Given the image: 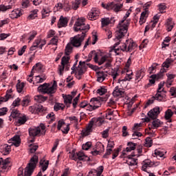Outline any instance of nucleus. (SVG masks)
Listing matches in <instances>:
<instances>
[{
  "label": "nucleus",
  "mask_w": 176,
  "mask_h": 176,
  "mask_svg": "<svg viewBox=\"0 0 176 176\" xmlns=\"http://www.w3.org/2000/svg\"><path fill=\"white\" fill-rule=\"evenodd\" d=\"M21 101V99H20V98H17L16 100H14V102H12V106L14 107H19L20 105V102Z\"/></svg>",
  "instance_id": "4d7b16f0"
},
{
  "label": "nucleus",
  "mask_w": 176,
  "mask_h": 176,
  "mask_svg": "<svg viewBox=\"0 0 176 176\" xmlns=\"http://www.w3.org/2000/svg\"><path fill=\"white\" fill-rule=\"evenodd\" d=\"M69 159H72V160H74L75 162H77V163H79V162H92L93 161V157L91 156H87L86 155H70Z\"/></svg>",
  "instance_id": "1a4fd4ad"
},
{
  "label": "nucleus",
  "mask_w": 176,
  "mask_h": 176,
  "mask_svg": "<svg viewBox=\"0 0 176 176\" xmlns=\"http://www.w3.org/2000/svg\"><path fill=\"white\" fill-rule=\"evenodd\" d=\"M129 27H130V20H124L123 18V19L121 20L118 25V28H119V30L116 32V39L120 41L122 38H124V36L129 31Z\"/></svg>",
  "instance_id": "f03ea898"
},
{
  "label": "nucleus",
  "mask_w": 176,
  "mask_h": 176,
  "mask_svg": "<svg viewBox=\"0 0 176 176\" xmlns=\"http://www.w3.org/2000/svg\"><path fill=\"white\" fill-rule=\"evenodd\" d=\"M25 122H27V117L23 116V117L20 116L16 119V124L21 126V124H25Z\"/></svg>",
  "instance_id": "cd10ccee"
},
{
  "label": "nucleus",
  "mask_w": 176,
  "mask_h": 176,
  "mask_svg": "<svg viewBox=\"0 0 176 176\" xmlns=\"http://www.w3.org/2000/svg\"><path fill=\"white\" fill-rule=\"evenodd\" d=\"M35 101H37V102H39V104L43 102V96L42 95H37L34 97Z\"/></svg>",
  "instance_id": "3c124183"
},
{
  "label": "nucleus",
  "mask_w": 176,
  "mask_h": 176,
  "mask_svg": "<svg viewBox=\"0 0 176 176\" xmlns=\"http://www.w3.org/2000/svg\"><path fill=\"white\" fill-rule=\"evenodd\" d=\"M144 75H145V74L144 73V71H142V69L138 71L136 73L135 80H138V79H142L144 78Z\"/></svg>",
  "instance_id": "58836bf2"
},
{
  "label": "nucleus",
  "mask_w": 176,
  "mask_h": 176,
  "mask_svg": "<svg viewBox=\"0 0 176 176\" xmlns=\"http://www.w3.org/2000/svg\"><path fill=\"white\" fill-rule=\"evenodd\" d=\"M12 139V143L11 145H14V146H20V144H21V139L20 138V135H15Z\"/></svg>",
  "instance_id": "4be33fe9"
},
{
  "label": "nucleus",
  "mask_w": 176,
  "mask_h": 176,
  "mask_svg": "<svg viewBox=\"0 0 176 176\" xmlns=\"http://www.w3.org/2000/svg\"><path fill=\"white\" fill-rule=\"evenodd\" d=\"M90 148H91V142H87L85 144H82V148L84 151H89V149H90Z\"/></svg>",
  "instance_id": "a18cd8bd"
},
{
  "label": "nucleus",
  "mask_w": 176,
  "mask_h": 176,
  "mask_svg": "<svg viewBox=\"0 0 176 176\" xmlns=\"http://www.w3.org/2000/svg\"><path fill=\"white\" fill-rule=\"evenodd\" d=\"M129 135V132H127V127L124 126L122 127V137H127Z\"/></svg>",
  "instance_id": "0e129e2a"
},
{
  "label": "nucleus",
  "mask_w": 176,
  "mask_h": 176,
  "mask_svg": "<svg viewBox=\"0 0 176 176\" xmlns=\"http://www.w3.org/2000/svg\"><path fill=\"white\" fill-rule=\"evenodd\" d=\"M35 109L36 112H43V111H45L42 104H38L37 107H35Z\"/></svg>",
  "instance_id": "338daca9"
},
{
  "label": "nucleus",
  "mask_w": 176,
  "mask_h": 176,
  "mask_svg": "<svg viewBox=\"0 0 176 176\" xmlns=\"http://www.w3.org/2000/svg\"><path fill=\"white\" fill-rule=\"evenodd\" d=\"M85 37L86 34H85V33H82V35L77 34L71 38L70 44H72L74 47H80V46H82V42L85 41Z\"/></svg>",
  "instance_id": "0eeeda50"
},
{
  "label": "nucleus",
  "mask_w": 176,
  "mask_h": 176,
  "mask_svg": "<svg viewBox=\"0 0 176 176\" xmlns=\"http://www.w3.org/2000/svg\"><path fill=\"white\" fill-rule=\"evenodd\" d=\"M63 100H64V103L65 104H72V98H74V97L72 96V95H66L64 96V94H63Z\"/></svg>",
  "instance_id": "393cba45"
},
{
  "label": "nucleus",
  "mask_w": 176,
  "mask_h": 176,
  "mask_svg": "<svg viewBox=\"0 0 176 176\" xmlns=\"http://www.w3.org/2000/svg\"><path fill=\"white\" fill-rule=\"evenodd\" d=\"M170 96H172L173 97H176V87H170Z\"/></svg>",
  "instance_id": "bf43d9fd"
},
{
  "label": "nucleus",
  "mask_w": 176,
  "mask_h": 176,
  "mask_svg": "<svg viewBox=\"0 0 176 176\" xmlns=\"http://www.w3.org/2000/svg\"><path fill=\"white\" fill-rule=\"evenodd\" d=\"M12 8H13V6L12 5H8V6H5L3 4L0 5L1 12H6V10H9V9H12Z\"/></svg>",
  "instance_id": "e433bc0d"
},
{
  "label": "nucleus",
  "mask_w": 176,
  "mask_h": 176,
  "mask_svg": "<svg viewBox=\"0 0 176 176\" xmlns=\"http://www.w3.org/2000/svg\"><path fill=\"white\" fill-rule=\"evenodd\" d=\"M115 18H102L101 23H102V27H107V25H109V24H112L115 23Z\"/></svg>",
  "instance_id": "a211bd4d"
},
{
  "label": "nucleus",
  "mask_w": 176,
  "mask_h": 176,
  "mask_svg": "<svg viewBox=\"0 0 176 176\" xmlns=\"http://www.w3.org/2000/svg\"><path fill=\"white\" fill-rule=\"evenodd\" d=\"M157 8L160 13H164V10H166L167 6H166V3H162L158 4Z\"/></svg>",
  "instance_id": "f704fd0d"
},
{
  "label": "nucleus",
  "mask_w": 176,
  "mask_h": 176,
  "mask_svg": "<svg viewBox=\"0 0 176 176\" xmlns=\"http://www.w3.org/2000/svg\"><path fill=\"white\" fill-rule=\"evenodd\" d=\"M97 82H100V83H102L108 74H105L104 72H97Z\"/></svg>",
  "instance_id": "6ab92c4d"
},
{
  "label": "nucleus",
  "mask_w": 176,
  "mask_h": 176,
  "mask_svg": "<svg viewBox=\"0 0 176 176\" xmlns=\"http://www.w3.org/2000/svg\"><path fill=\"white\" fill-rule=\"evenodd\" d=\"M90 30V25L85 23V19L81 18L76 20L74 26V30L75 32H81V35H86V32H87Z\"/></svg>",
  "instance_id": "7ed1b4c3"
},
{
  "label": "nucleus",
  "mask_w": 176,
  "mask_h": 176,
  "mask_svg": "<svg viewBox=\"0 0 176 176\" xmlns=\"http://www.w3.org/2000/svg\"><path fill=\"white\" fill-rule=\"evenodd\" d=\"M101 101H104V99L101 97L92 98L90 100L91 104H89L87 111H94L97 108L101 107Z\"/></svg>",
  "instance_id": "6e6552de"
},
{
  "label": "nucleus",
  "mask_w": 176,
  "mask_h": 176,
  "mask_svg": "<svg viewBox=\"0 0 176 176\" xmlns=\"http://www.w3.org/2000/svg\"><path fill=\"white\" fill-rule=\"evenodd\" d=\"M155 102V96H153L151 99H149L147 102L145 104L144 107V109H146L147 107H149V105H152Z\"/></svg>",
  "instance_id": "a19ab883"
},
{
  "label": "nucleus",
  "mask_w": 176,
  "mask_h": 176,
  "mask_svg": "<svg viewBox=\"0 0 176 176\" xmlns=\"http://www.w3.org/2000/svg\"><path fill=\"white\" fill-rule=\"evenodd\" d=\"M79 5H80V0H75V1L72 2V9L74 10H77L79 8Z\"/></svg>",
  "instance_id": "4c0bfd02"
},
{
  "label": "nucleus",
  "mask_w": 176,
  "mask_h": 176,
  "mask_svg": "<svg viewBox=\"0 0 176 176\" xmlns=\"http://www.w3.org/2000/svg\"><path fill=\"white\" fill-rule=\"evenodd\" d=\"M135 155H131L126 157V164L129 166H137V159L133 158Z\"/></svg>",
  "instance_id": "ddd939ff"
},
{
  "label": "nucleus",
  "mask_w": 176,
  "mask_h": 176,
  "mask_svg": "<svg viewBox=\"0 0 176 176\" xmlns=\"http://www.w3.org/2000/svg\"><path fill=\"white\" fill-rule=\"evenodd\" d=\"M127 146L125 150H123L122 155H126L124 152H131V151H135V146H137V144L133 143L132 142H129L127 143Z\"/></svg>",
  "instance_id": "dca6fc26"
},
{
  "label": "nucleus",
  "mask_w": 176,
  "mask_h": 176,
  "mask_svg": "<svg viewBox=\"0 0 176 176\" xmlns=\"http://www.w3.org/2000/svg\"><path fill=\"white\" fill-rule=\"evenodd\" d=\"M12 146H13L12 144H4L1 145V148L3 149L5 153H10V149H12Z\"/></svg>",
  "instance_id": "c756f323"
},
{
  "label": "nucleus",
  "mask_w": 176,
  "mask_h": 176,
  "mask_svg": "<svg viewBox=\"0 0 176 176\" xmlns=\"http://www.w3.org/2000/svg\"><path fill=\"white\" fill-rule=\"evenodd\" d=\"M64 108H65V105L61 103H55L54 106V109L57 112L58 111H60L61 109L62 111H64Z\"/></svg>",
  "instance_id": "c85d7f7f"
},
{
  "label": "nucleus",
  "mask_w": 176,
  "mask_h": 176,
  "mask_svg": "<svg viewBox=\"0 0 176 176\" xmlns=\"http://www.w3.org/2000/svg\"><path fill=\"white\" fill-rule=\"evenodd\" d=\"M147 116L148 117H146L144 119H142V120H144V122H145L146 123H149L151 120H153L151 127H148L151 131V129H155V108H153L148 112Z\"/></svg>",
  "instance_id": "9d476101"
},
{
  "label": "nucleus",
  "mask_w": 176,
  "mask_h": 176,
  "mask_svg": "<svg viewBox=\"0 0 176 176\" xmlns=\"http://www.w3.org/2000/svg\"><path fill=\"white\" fill-rule=\"evenodd\" d=\"M38 162L39 160L38 158V155H34L30 160L29 163L24 168L23 167H20L18 170V176H31L32 175V173H34L35 168H36V164H38Z\"/></svg>",
  "instance_id": "f257e3e1"
},
{
  "label": "nucleus",
  "mask_w": 176,
  "mask_h": 176,
  "mask_svg": "<svg viewBox=\"0 0 176 176\" xmlns=\"http://www.w3.org/2000/svg\"><path fill=\"white\" fill-rule=\"evenodd\" d=\"M63 9L65 12H69V10L72 9L71 6L69 5V3H64Z\"/></svg>",
  "instance_id": "864d4df0"
},
{
  "label": "nucleus",
  "mask_w": 176,
  "mask_h": 176,
  "mask_svg": "<svg viewBox=\"0 0 176 176\" xmlns=\"http://www.w3.org/2000/svg\"><path fill=\"white\" fill-rule=\"evenodd\" d=\"M94 124V121L91 120L88 124V126H87L86 131H82V135H85V137H86V135H89V133H91L92 131L91 129H93Z\"/></svg>",
  "instance_id": "aec40b11"
},
{
  "label": "nucleus",
  "mask_w": 176,
  "mask_h": 176,
  "mask_svg": "<svg viewBox=\"0 0 176 176\" xmlns=\"http://www.w3.org/2000/svg\"><path fill=\"white\" fill-rule=\"evenodd\" d=\"M39 164L41 166V170L44 173V171H46L47 170V168L49 167V160H46V158L43 157L39 162Z\"/></svg>",
  "instance_id": "2eb2a0df"
},
{
  "label": "nucleus",
  "mask_w": 176,
  "mask_h": 176,
  "mask_svg": "<svg viewBox=\"0 0 176 176\" xmlns=\"http://www.w3.org/2000/svg\"><path fill=\"white\" fill-rule=\"evenodd\" d=\"M123 94H124V91H120L118 86L115 87L113 91V97H120V96H123Z\"/></svg>",
  "instance_id": "5701e85b"
},
{
  "label": "nucleus",
  "mask_w": 176,
  "mask_h": 176,
  "mask_svg": "<svg viewBox=\"0 0 176 176\" xmlns=\"http://www.w3.org/2000/svg\"><path fill=\"white\" fill-rule=\"evenodd\" d=\"M166 91H164V82L162 81L158 85L157 94L155 96V100L156 101H159L160 102L162 101H164V99L166 98Z\"/></svg>",
  "instance_id": "20e7f679"
},
{
  "label": "nucleus",
  "mask_w": 176,
  "mask_h": 176,
  "mask_svg": "<svg viewBox=\"0 0 176 176\" xmlns=\"http://www.w3.org/2000/svg\"><path fill=\"white\" fill-rule=\"evenodd\" d=\"M145 141V146H146L147 148H151V146H152V144H153V140H152V138H146Z\"/></svg>",
  "instance_id": "ea45409f"
},
{
  "label": "nucleus",
  "mask_w": 176,
  "mask_h": 176,
  "mask_svg": "<svg viewBox=\"0 0 176 176\" xmlns=\"http://www.w3.org/2000/svg\"><path fill=\"white\" fill-rule=\"evenodd\" d=\"M79 98H80V94H79L73 100V108L75 109L76 108V105H78V101H79Z\"/></svg>",
  "instance_id": "de8ad7c7"
},
{
  "label": "nucleus",
  "mask_w": 176,
  "mask_h": 176,
  "mask_svg": "<svg viewBox=\"0 0 176 176\" xmlns=\"http://www.w3.org/2000/svg\"><path fill=\"white\" fill-rule=\"evenodd\" d=\"M24 86H25V84L24 82H19L16 85L17 92L21 93L23 91V89H24Z\"/></svg>",
  "instance_id": "2f4dec72"
},
{
  "label": "nucleus",
  "mask_w": 176,
  "mask_h": 176,
  "mask_svg": "<svg viewBox=\"0 0 176 176\" xmlns=\"http://www.w3.org/2000/svg\"><path fill=\"white\" fill-rule=\"evenodd\" d=\"M59 21L60 23H58V28H61V27H67V25H68V19H67V17L64 18L63 15L60 16Z\"/></svg>",
  "instance_id": "412c9836"
},
{
  "label": "nucleus",
  "mask_w": 176,
  "mask_h": 176,
  "mask_svg": "<svg viewBox=\"0 0 176 176\" xmlns=\"http://www.w3.org/2000/svg\"><path fill=\"white\" fill-rule=\"evenodd\" d=\"M38 10H34L30 12V14L28 16L29 20H34L35 17H38Z\"/></svg>",
  "instance_id": "473e14b6"
},
{
  "label": "nucleus",
  "mask_w": 176,
  "mask_h": 176,
  "mask_svg": "<svg viewBox=\"0 0 176 176\" xmlns=\"http://www.w3.org/2000/svg\"><path fill=\"white\" fill-rule=\"evenodd\" d=\"M38 149V146H33L30 148V153H35Z\"/></svg>",
  "instance_id": "774afa93"
},
{
  "label": "nucleus",
  "mask_w": 176,
  "mask_h": 176,
  "mask_svg": "<svg viewBox=\"0 0 176 176\" xmlns=\"http://www.w3.org/2000/svg\"><path fill=\"white\" fill-rule=\"evenodd\" d=\"M167 69L164 68H162L160 71V72L157 74L155 75V80H159V79H162L164 76V72H166Z\"/></svg>",
  "instance_id": "b1692460"
},
{
  "label": "nucleus",
  "mask_w": 176,
  "mask_h": 176,
  "mask_svg": "<svg viewBox=\"0 0 176 176\" xmlns=\"http://www.w3.org/2000/svg\"><path fill=\"white\" fill-rule=\"evenodd\" d=\"M50 93L52 94V96L54 97V94H56V91H57V81L54 80L53 85L50 87Z\"/></svg>",
  "instance_id": "a878e982"
},
{
  "label": "nucleus",
  "mask_w": 176,
  "mask_h": 176,
  "mask_svg": "<svg viewBox=\"0 0 176 176\" xmlns=\"http://www.w3.org/2000/svg\"><path fill=\"white\" fill-rule=\"evenodd\" d=\"M64 69H65V65H61L58 66V74L60 76H63V72H64Z\"/></svg>",
  "instance_id": "6e6d98bb"
},
{
  "label": "nucleus",
  "mask_w": 176,
  "mask_h": 176,
  "mask_svg": "<svg viewBox=\"0 0 176 176\" xmlns=\"http://www.w3.org/2000/svg\"><path fill=\"white\" fill-rule=\"evenodd\" d=\"M26 49H27V45H23L21 50H19L18 51V54L19 56H23V54H24V53L25 52Z\"/></svg>",
  "instance_id": "052dcab7"
},
{
  "label": "nucleus",
  "mask_w": 176,
  "mask_h": 176,
  "mask_svg": "<svg viewBox=\"0 0 176 176\" xmlns=\"http://www.w3.org/2000/svg\"><path fill=\"white\" fill-rule=\"evenodd\" d=\"M38 91L43 94H47L49 96L50 101L53 100V94L50 92V84L45 82L43 85H41L38 87Z\"/></svg>",
  "instance_id": "423d86ee"
},
{
  "label": "nucleus",
  "mask_w": 176,
  "mask_h": 176,
  "mask_svg": "<svg viewBox=\"0 0 176 176\" xmlns=\"http://www.w3.org/2000/svg\"><path fill=\"white\" fill-rule=\"evenodd\" d=\"M36 78H40L39 80H38V82H37V83H42V82H43L44 80H46V76L38 75V76H36Z\"/></svg>",
  "instance_id": "680f3d73"
},
{
  "label": "nucleus",
  "mask_w": 176,
  "mask_h": 176,
  "mask_svg": "<svg viewBox=\"0 0 176 176\" xmlns=\"http://www.w3.org/2000/svg\"><path fill=\"white\" fill-rule=\"evenodd\" d=\"M102 6L104 9H107V10H113L116 13H119L122 8H123V4L116 3L115 1H112L107 3V6L104 3H102Z\"/></svg>",
  "instance_id": "39448f33"
},
{
  "label": "nucleus",
  "mask_w": 176,
  "mask_h": 176,
  "mask_svg": "<svg viewBox=\"0 0 176 176\" xmlns=\"http://www.w3.org/2000/svg\"><path fill=\"white\" fill-rule=\"evenodd\" d=\"M174 25H175V23L173 21V19L168 18L166 23V31H168V32L172 31L174 28Z\"/></svg>",
  "instance_id": "f3484780"
},
{
  "label": "nucleus",
  "mask_w": 176,
  "mask_h": 176,
  "mask_svg": "<svg viewBox=\"0 0 176 176\" xmlns=\"http://www.w3.org/2000/svg\"><path fill=\"white\" fill-rule=\"evenodd\" d=\"M8 36H10V34H5V33L0 34V41H3L6 39Z\"/></svg>",
  "instance_id": "e2e57ef3"
},
{
  "label": "nucleus",
  "mask_w": 176,
  "mask_h": 176,
  "mask_svg": "<svg viewBox=\"0 0 176 176\" xmlns=\"http://www.w3.org/2000/svg\"><path fill=\"white\" fill-rule=\"evenodd\" d=\"M135 47H137V44L134 42H130L126 52H131V50H134Z\"/></svg>",
  "instance_id": "79ce46f5"
},
{
  "label": "nucleus",
  "mask_w": 176,
  "mask_h": 176,
  "mask_svg": "<svg viewBox=\"0 0 176 176\" xmlns=\"http://www.w3.org/2000/svg\"><path fill=\"white\" fill-rule=\"evenodd\" d=\"M68 63H69V57L63 56L61 59V65H65V64H68Z\"/></svg>",
  "instance_id": "09e8293b"
},
{
  "label": "nucleus",
  "mask_w": 176,
  "mask_h": 176,
  "mask_svg": "<svg viewBox=\"0 0 176 176\" xmlns=\"http://www.w3.org/2000/svg\"><path fill=\"white\" fill-rule=\"evenodd\" d=\"M166 153H167V151L163 148L155 150V155H166Z\"/></svg>",
  "instance_id": "c03bdc74"
},
{
  "label": "nucleus",
  "mask_w": 176,
  "mask_h": 176,
  "mask_svg": "<svg viewBox=\"0 0 176 176\" xmlns=\"http://www.w3.org/2000/svg\"><path fill=\"white\" fill-rule=\"evenodd\" d=\"M30 104V99L28 98H24L22 100V107H27Z\"/></svg>",
  "instance_id": "13d9d810"
},
{
  "label": "nucleus",
  "mask_w": 176,
  "mask_h": 176,
  "mask_svg": "<svg viewBox=\"0 0 176 176\" xmlns=\"http://www.w3.org/2000/svg\"><path fill=\"white\" fill-rule=\"evenodd\" d=\"M109 129H107L102 132V138H108L109 134Z\"/></svg>",
  "instance_id": "5fc2aeb1"
},
{
  "label": "nucleus",
  "mask_w": 176,
  "mask_h": 176,
  "mask_svg": "<svg viewBox=\"0 0 176 176\" xmlns=\"http://www.w3.org/2000/svg\"><path fill=\"white\" fill-rule=\"evenodd\" d=\"M6 112H8V108L3 107L2 109H0V116L6 115Z\"/></svg>",
  "instance_id": "69168bd1"
},
{
  "label": "nucleus",
  "mask_w": 176,
  "mask_h": 176,
  "mask_svg": "<svg viewBox=\"0 0 176 176\" xmlns=\"http://www.w3.org/2000/svg\"><path fill=\"white\" fill-rule=\"evenodd\" d=\"M107 89L100 87V88L97 90V94H99V96H104V94H107Z\"/></svg>",
  "instance_id": "37998d69"
},
{
  "label": "nucleus",
  "mask_w": 176,
  "mask_h": 176,
  "mask_svg": "<svg viewBox=\"0 0 176 176\" xmlns=\"http://www.w3.org/2000/svg\"><path fill=\"white\" fill-rule=\"evenodd\" d=\"M20 111L17 109H12L10 118H13V119H19L20 118Z\"/></svg>",
  "instance_id": "bb28decb"
},
{
  "label": "nucleus",
  "mask_w": 176,
  "mask_h": 176,
  "mask_svg": "<svg viewBox=\"0 0 176 176\" xmlns=\"http://www.w3.org/2000/svg\"><path fill=\"white\" fill-rule=\"evenodd\" d=\"M171 63H173V59L167 58L166 61H164L162 64V68H169L170 65H171Z\"/></svg>",
  "instance_id": "72a5a7b5"
},
{
  "label": "nucleus",
  "mask_w": 176,
  "mask_h": 176,
  "mask_svg": "<svg viewBox=\"0 0 176 176\" xmlns=\"http://www.w3.org/2000/svg\"><path fill=\"white\" fill-rule=\"evenodd\" d=\"M150 78L151 79L149 80V83L146 85V87H149L150 86H152V85H155V74L151 75Z\"/></svg>",
  "instance_id": "49530a36"
},
{
  "label": "nucleus",
  "mask_w": 176,
  "mask_h": 176,
  "mask_svg": "<svg viewBox=\"0 0 176 176\" xmlns=\"http://www.w3.org/2000/svg\"><path fill=\"white\" fill-rule=\"evenodd\" d=\"M38 134H41V127L32 126L29 129V135L30 137H36Z\"/></svg>",
  "instance_id": "f8f14e48"
},
{
  "label": "nucleus",
  "mask_w": 176,
  "mask_h": 176,
  "mask_svg": "<svg viewBox=\"0 0 176 176\" xmlns=\"http://www.w3.org/2000/svg\"><path fill=\"white\" fill-rule=\"evenodd\" d=\"M71 43H67L65 50V56H69V53H72V45Z\"/></svg>",
  "instance_id": "7c9ffc66"
},
{
  "label": "nucleus",
  "mask_w": 176,
  "mask_h": 176,
  "mask_svg": "<svg viewBox=\"0 0 176 176\" xmlns=\"http://www.w3.org/2000/svg\"><path fill=\"white\" fill-rule=\"evenodd\" d=\"M174 115V111H172L170 109H168L165 113H164V119L167 120L168 123H171L173 120H171V118H173V116Z\"/></svg>",
  "instance_id": "4468645a"
},
{
  "label": "nucleus",
  "mask_w": 176,
  "mask_h": 176,
  "mask_svg": "<svg viewBox=\"0 0 176 176\" xmlns=\"http://www.w3.org/2000/svg\"><path fill=\"white\" fill-rule=\"evenodd\" d=\"M163 111L162 107H155V118H157L158 115H160V112Z\"/></svg>",
  "instance_id": "8fccbe9b"
},
{
  "label": "nucleus",
  "mask_w": 176,
  "mask_h": 176,
  "mask_svg": "<svg viewBox=\"0 0 176 176\" xmlns=\"http://www.w3.org/2000/svg\"><path fill=\"white\" fill-rule=\"evenodd\" d=\"M12 98L11 94H6L4 97L0 98V104H2V102H6L7 101H9V99Z\"/></svg>",
  "instance_id": "c9c22d12"
},
{
  "label": "nucleus",
  "mask_w": 176,
  "mask_h": 176,
  "mask_svg": "<svg viewBox=\"0 0 176 176\" xmlns=\"http://www.w3.org/2000/svg\"><path fill=\"white\" fill-rule=\"evenodd\" d=\"M8 164H9V161L0 158V175L1 173H8L9 168H8Z\"/></svg>",
  "instance_id": "9b49d317"
},
{
  "label": "nucleus",
  "mask_w": 176,
  "mask_h": 176,
  "mask_svg": "<svg viewBox=\"0 0 176 176\" xmlns=\"http://www.w3.org/2000/svg\"><path fill=\"white\" fill-rule=\"evenodd\" d=\"M162 124H163V122L160 121V120L156 118H155V128L157 129V127H160V126H162Z\"/></svg>",
  "instance_id": "603ef678"
}]
</instances>
